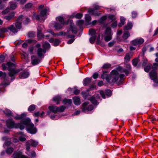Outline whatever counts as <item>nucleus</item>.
I'll return each instance as SVG.
<instances>
[{
  "instance_id": "nucleus-1",
  "label": "nucleus",
  "mask_w": 158,
  "mask_h": 158,
  "mask_svg": "<svg viewBox=\"0 0 158 158\" xmlns=\"http://www.w3.org/2000/svg\"><path fill=\"white\" fill-rule=\"evenodd\" d=\"M18 125L21 130L24 128V126H27V130L29 133L34 134L36 132V129L34 127V124L31 122V120L28 118H26L25 119L21 120Z\"/></svg>"
},
{
  "instance_id": "nucleus-2",
  "label": "nucleus",
  "mask_w": 158,
  "mask_h": 158,
  "mask_svg": "<svg viewBox=\"0 0 158 158\" xmlns=\"http://www.w3.org/2000/svg\"><path fill=\"white\" fill-rule=\"evenodd\" d=\"M15 65L14 64L11 62H9L6 64H2V67L3 70H6L8 67V70L9 71L8 74L10 77H11V79H14L15 78L14 76L15 74L18 73L21 70L20 69H12L11 67Z\"/></svg>"
},
{
  "instance_id": "nucleus-3",
  "label": "nucleus",
  "mask_w": 158,
  "mask_h": 158,
  "mask_svg": "<svg viewBox=\"0 0 158 158\" xmlns=\"http://www.w3.org/2000/svg\"><path fill=\"white\" fill-rule=\"evenodd\" d=\"M23 20V23L25 24H27L30 22V19L28 18H23V16L21 15L18 18L15 23V26L18 29H20L21 27V22Z\"/></svg>"
},
{
  "instance_id": "nucleus-4",
  "label": "nucleus",
  "mask_w": 158,
  "mask_h": 158,
  "mask_svg": "<svg viewBox=\"0 0 158 158\" xmlns=\"http://www.w3.org/2000/svg\"><path fill=\"white\" fill-rule=\"evenodd\" d=\"M110 80H111L112 82L115 83L119 78V74L118 72L115 70H113L110 74Z\"/></svg>"
},
{
  "instance_id": "nucleus-5",
  "label": "nucleus",
  "mask_w": 158,
  "mask_h": 158,
  "mask_svg": "<svg viewBox=\"0 0 158 158\" xmlns=\"http://www.w3.org/2000/svg\"><path fill=\"white\" fill-rule=\"evenodd\" d=\"M38 143L37 141L32 139H30L27 141L26 143V150L27 151H29L30 148V146L35 147L38 145Z\"/></svg>"
},
{
  "instance_id": "nucleus-6",
  "label": "nucleus",
  "mask_w": 158,
  "mask_h": 158,
  "mask_svg": "<svg viewBox=\"0 0 158 158\" xmlns=\"http://www.w3.org/2000/svg\"><path fill=\"white\" fill-rule=\"evenodd\" d=\"M112 33L111 32V28L109 27L106 28L105 33V40L106 42L112 39Z\"/></svg>"
},
{
  "instance_id": "nucleus-7",
  "label": "nucleus",
  "mask_w": 158,
  "mask_h": 158,
  "mask_svg": "<svg viewBox=\"0 0 158 158\" xmlns=\"http://www.w3.org/2000/svg\"><path fill=\"white\" fill-rule=\"evenodd\" d=\"M150 78L154 82L158 83V79L157 78V74L156 70L152 69V71L149 73Z\"/></svg>"
},
{
  "instance_id": "nucleus-8",
  "label": "nucleus",
  "mask_w": 158,
  "mask_h": 158,
  "mask_svg": "<svg viewBox=\"0 0 158 158\" xmlns=\"http://www.w3.org/2000/svg\"><path fill=\"white\" fill-rule=\"evenodd\" d=\"M20 123L15 124V122L12 119H9L6 122L7 127L9 128H12L14 127L19 128L18 125Z\"/></svg>"
},
{
  "instance_id": "nucleus-9",
  "label": "nucleus",
  "mask_w": 158,
  "mask_h": 158,
  "mask_svg": "<svg viewBox=\"0 0 158 158\" xmlns=\"http://www.w3.org/2000/svg\"><path fill=\"white\" fill-rule=\"evenodd\" d=\"M124 67L125 68L122 69V72L125 73L127 76H128L131 69V65L129 63H125Z\"/></svg>"
},
{
  "instance_id": "nucleus-10",
  "label": "nucleus",
  "mask_w": 158,
  "mask_h": 158,
  "mask_svg": "<svg viewBox=\"0 0 158 158\" xmlns=\"http://www.w3.org/2000/svg\"><path fill=\"white\" fill-rule=\"evenodd\" d=\"M89 103L88 102H86L82 104L83 108L82 111L83 112L85 110L91 111L93 109V106L92 105H90L87 106Z\"/></svg>"
},
{
  "instance_id": "nucleus-11",
  "label": "nucleus",
  "mask_w": 158,
  "mask_h": 158,
  "mask_svg": "<svg viewBox=\"0 0 158 158\" xmlns=\"http://www.w3.org/2000/svg\"><path fill=\"white\" fill-rule=\"evenodd\" d=\"M13 158H29L27 156L23 155L20 152H15L13 155Z\"/></svg>"
},
{
  "instance_id": "nucleus-12",
  "label": "nucleus",
  "mask_w": 158,
  "mask_h": 158,
  "mask_svg": "<svg viewBox=\"0 0 158 158\" xmlns=\"http://www.w3.org/2000/svg\"><path fill=\"white\" fill-rule=\"evenodd\" d=\"M31 63L33 65H36L38 64L41 61V59H39L37 57L35 56H31Z\"/></svg>"
},
{
  "instance_id": "nucleus-13",
  "label": "nucleus",
  "mask_w": 158,
  "mask_h": 158,
  "mask_svg": "<svg viewBox=\"0 0 158 158\" xmlns=\"http://www.w3.org/2000/svg\"><path fill=\"white\" fill-rule=\"evenodd\" d=\"M100 94L102 96V98H105V94L107 96H110L111 95L112 92L110 89L106 90L105 93L102 90H100L99 91Z\"/></svg>"
},
{
  "instance_id": "nucleus-14",
  "label": "nucleus",
  "mask_w": 158,
  "mask_h": 158,
  "mask_svg": "<svg viewBox=\"0 0 158 158\" xmlns=\"http://www.w3.org/2000/svg\"><path fill=\"white\" fill-rule=\"evenodd\" d=\"M144 42V40L143 39H137L133 40L132 41V44L134 46H136L138 44H142Z\"/></svg>"
},
{
  "instance_id": "nucleus-15",
  "label": "nucleus",
  "mask_w": 158,
  "mask_h": 158,
  "mask_svg": "<svg viewBox=\"0 0 158 158\" xmlns=\"http://www.w3.org/2000/svg\"><path fill=\"white\" fill-rule=\"evenodd\" d=\"M70 31V30L68 31L67 33L64 31H61L57 33L56 35H58L62 36H65L67 35L68 37L69 38H74L75 37V36L74 35L69 34V33Z\"/></svg>"
},
{
  "instance_id": "nucleus-16",
  "label": "nucleus",
  "mask_w": 158,
  "mask_h": 158,
  "mask_svg": "<svg viewBox=\"0 0 158 158\" xmlns=\"http://www.w3.org/2000/svg\"><path fill=\"white\" fill-rule=\"evenodd\" d=\"M46 50L45 49H43L41 48H39L37 50V53L38 56L41 57L45 52Z\"/></svg>"
},
{
  "instance_id": "nucleus-17",
  "label": "nucleus",
  "mask_w": 158,
  "mask_h": 158,
  "mask_svg": "<svg viewBox=\"0 0 158 158\" xmlns=\"http://www.w3.org/2000/svg\"><path fill=\"white\" fill-rule=\"evenodd\" d=\"M132 56L133 53L131 52L126 53L124 58V62L126 63L129 62Z\"/></svg>"
},
{
  "instance_id": "nucleus-18",
  "label": "nucleus",
  "mask_w": 158,
  "mask_h": 158,
  "mask_svg": "<svg viewBox=\"0 0 158 158\" xmlns=\"http://www.w3.org/2000/svg\"><path fill=\"white\" fill-rule=\"evenodd\" d=\"M56 20L60 22V23L63 25L68 24L69 23V20H67L66 22L64 21V20L63 17L62 16H59L56 17Z\"/></svg>"
},
{
  "instance_id": "nucleus-19",
  "label": "nucleus",
  "mask_w": 158,
  "mask_h": 158,
  "mask_svg": "<svg viewBox=\"0 0 158 158\" xmlns=\"http://www.w3.org/2000/svg\"><path fill=\"white\" fill-rule=\"evenodd\" d=\"M107 71H103V73L101 77L103 79H106L108 82L110 81V75H109L106 74Z\"/></svg>"
},
{
  "instance_id": "nucleus-20",
  "label": "nucleus",
  "mask_w": 158,
  "mask_h": 158,
  "mask_svg": "<svg viewBox=\"0 0 158 158\" xmlns=\"http://www.w3.org/2000/svg\"><path fill=\"white\" fill-rule=\"evenodd\" d=\"M48 108L50 111L53 112L54 114H56L58 112V107L55 106H49Z\"/></svg>"
},
{
  "instance_id": "nucleus-21",
  "label": "nucleus",
  "mask_w": 158,
  "mask_h": 158,
  "mask_svg": "<svg viewBox=\"0 0 158 158\" xmlns=\"http://www.w3.org/2000/svg\"><path fill=\"white\" fill-rule=\"evenodd\" d=\"M27 115V114L23 113L20 115H17L14 118L17 120L22 119L21 120H22L25 118H24L26 117Z\"/></svg>"
},
{
  "instance_id": "nucleus-22",
  "label": "nucleus",
  "mask_w": 158,
  "mask_h": 158,
  "mask_svg": "<svg viewBox=\"0 0 158 158\" xmlns=\"http://www.w3.org/2000/svg\"><path fill=\"white\" fill-rule=\"evenodd\" d=\"M49 11L48 8H46L41 11L40 14L42 17H44L47 15V13Z\"/></svg>"
},
{
  "instance_id": "nucleus-23",
  "label": "nucleus",
  "mask_w": 158,
  "mask_h": 158,
  "mask_svg": "<svg viewBox=\"0 0 158 158\" xmlns=\"http://www.w3.org/2000/svg\"><path fill=\"white\" fill-rule=\"evenodd\" d=\"M73 99L75 105H78L81 104L80 99L78 97H74L73 98Z\"/></svg>"
},
{
  "instance_id": "nucleus-24",
  "label": "nucleus",
  "mask_w": 158,
  "mask_h": 158,
  "mask_svg": "<svg viewBox=\"0 0 158 158\" xmlns=\"http://www.w3.org/2000/svg\"><path fill=\"white\" fill-rule=\"evenodd\" d=\"M64 25L59 23H56L54 24V27L56 30H59L61 29Z\"/></svg>"
},
{
  "instance_id": "nucleus-25",
  "label": "nucleus",
  "mask_w": 158,
  "mask_h": 158,
  "mask_svg": "<svg viewBox=\"0 0 158 158\" xmlns=\"http://www.w3.org/2000/svg\"><path fill=\"white\" fill-rule=\"evenodd\" d=\"M88 13L91 15H94L95 16H98L99 14L98 13L97 10H94L93 8L89 9L88 10Z\"/></svg>"
},
{
  "instance_id": "nucleus-26",
  "label": "nucleus",
  "mask_w": 158,
  "mask_h": 158,
  "mask_svg": "<svg viewBox=\"0 0 158 158\" xmlns=\"http://www.w3.org/2000/svg\"><path fill=\"white\" fill-rule=\"evenodd\" d=\"M71 21H70V30L72 31L73 33L76 34L77 32L76 27L71 23Z\"/></svg>"
},
{
  "instance_id": "nucleus-27",
  "label": "nucleus",
  "mask_w": 158,
  "mask_h": 158,
  "mask_svg": "<svg viewBox=\"0 0 158 158\" xmlns=\"http://www.w3.org/2000/svg\"><path fill=\"white\" fill-rule=\"evenodd\" d=\"M29 75V73L28 72H23L20 76V78L24 79L27 78Z\"/></svg>"
},
{
  "instance_id": "nucleus-28",
  "label": "nucleus",
  "mask_w": 158,
  "mask_h": 158,
  "mask_svg": "<svg viewBox=\"0 0 158 158\" xmlns=\"http://www.w3.org/2000/svg\"><path fill=\"white\" fill-rule=\"evenodd\" d=\"M92 78H85L83 81V84L85 86L89 84L92 81Z\"/></svg>"
},
{
  "instance_id": "nucleus-29",
  "label": "nucleus",
  "mask_w": 158,
  "mask_h": 158,
  "mask_svg": "<svg viewBox=\"0 0 158 158\" xmlns=\"http://www.w3.org/2000/svg\"><path fill=\"white\" fill-rule=\"evenodd\" d=\"M53 101L56 102L57 104L60 103V102L61 100V98L60 96H56L53 98Z\"/></svg>"
},
{
  "instance_id": "nucleus-30",
  "label": "nucleus",
  "mask_w": 158,
  "mask_h": 158,
  "mask_svg": "<svg viewBox=\"0 0 158 158\" xmlns=\"http://www.w3.org/2000/svg\"><path fill=\"white\" fill-rule=\"evenodd\" d=\"M8 28L11 31L14 33H17L18 31V30L14 27L13 25L10 26Z\"/></svg>"
},
{
  "instance_id": "nucleus-31",
  "label": "nucleus",
  "mask_w": 158,
  "mask_h": 158,
  "mask_svg": "<svg viewBox=\"0 0 158 158\" xmlns=\"http://www.w3.org/2000/svg\"><path fill=\"white\" fill-rule=\"evenodd\" d=\"M44 114V111H42L41 113H40V112L38 111L37 112L35 113L33 115L35 116L36 117H39L40 116L41 118L43 117V115Z\"/></svg>"
},
{
  "instance_id": "nucleus-32",
  "label": "nucleus",
  "mask_w": 158,
  "mask_h": 158,
  "mask_svg": "<svg viewBox=\"0 0 158 158\" xmlns=\"http://www.w3.org/2000/svg\"><path fill=\"white\" fill-rule=\"evenodd\" d=\"M9 4L10 6V9L11 10L15 9L17 7V4L15 3L10 2Z\"/></svg>"
},
{
  "instance_id": "nucleus-33",
  "label": "nucleus",
  "mask_w": 158,
  "mask_h": 158,
  "mask_svg": "<svg viewBox=\"0 0 158 158\" xmlns=\"http://www.w3.org/2000/svg\"><path fill=\"white\" fill-rule=\"evenodd\" d=\"M43 26L41 25H39L37 28V35L38 36H41L42 34L41 32L42 31V28Z\"/></svg>"
},
{
  "instance_id": "nucleus-34",
  "label": "nucleus",
  "mask_w": 158,
  "mask_h": 158,
  "mask_svg": "<svg viewBox=\"0 0 158 158\" xmlns=\"http://www.w3.org/2000/svg\"><path fill=\"white\" fill-rule=\"evenodd\" d=\"M89 100L94 105H97L98 104V103L97 102L96 99L95 97L94 96L92 97Z\"/></svg>"
},
{
  "instance_id": "nucleus-35",
  "label": "nucleus",
  "mask_w": 158,
  "mask_h": 158,
  "mask_svg": "<svg viewBox=\"0 0 158 158\" xmlns=\"http://www.w3.org/2000/svg\"><path fill=\"white\" fill-rule=\"evenodd\" d=\"M130 36L129 32L127 31H125L123 35V38L126 40Z\"/></svg>"
},
{
  "instance_id": "nucleus-36",
  "label": "nucleus",
  "mask_w": 158,
  "mask_h": 158,
  "mask_svg": "<svg viewBox=\"0 0 158 158\" xmlns=\"http://www.w3.org/2000/svg\"><path fill=\"white\" fill-rule=\"evenodd\" d=\"M4 113L7 116H10L12 115V112L10 110L6 109L3 111Z\"/></svg>"
},
{
  "instance_id": "nucleus-37",
  "label": "nucleus",
  "mask_w": 158,
  "mask_h": 158,
  "mask_svg": "<svg viewBox=\"0 0 158 158\" xmlns=\"http://www.w3.org/2000/svg\"><path fill=\"white\" fill-rule=\"evenodd\" d=\"M133 24L131 23H128L127 25L124 27L125 30H128L131 29L132 27Z\"/></svg>"
},
{
  "instance_id": "nucleus-38",
  "label": "nucleus",
  "mask_w": 158,
  "mask_h": 158,
  "mask_svg": "<svg viewBox=\"0 0 158 158\" xmlns=\"http://www.w3.org/2000/svg\"><path fill=\"white\" fill-rule=\"evenodd\" d=\"M152 64H149L144 67V70L146 72L148 73L151 68L152 69Z\"/></svg>"
},
{
  "instance_id": "nucleus-39",
  "label": "nucleus",
  "mask_w": 158,
  "mask_h": 158,
  "mask_svg": "<svg viewBox=\"0 0 158 158\" xmlns=\"http://www.w3.org/2000/svg\"><path fill=\"white\" fill-rule=\"evenodd\" d=\"M43 49H45L46 50V49L50 48V44L48 42H45L43 44Z\"/></svg>"
},
{
  "instance_id": "nucleus-40",
  "label": "nucleus",
  "mask_w": 158,
  "mask_h": 158,
  "mask_svg": "<svg viewBox=\"0 0 158 158\" xmlns=\"http://www.w3.org/2000/svg\"><path fill=\"white\" fill-rule=\"evenodd\" d=\"M14 14L11 13L9 14L8 16L5 17V18L7 20H10L14 16Z\"/></svg>"
},
{
  "instance_id": "nucleus-41",
  "label": "nucleus",
  "mask_w": 158,
  "mask_h": 158,
  "mask_svg": "<svg viewBox=\"0 0 158 158\" xmlns=\"http://www.w3.org/2000/svg\"><path fill=\"white\" fill-rule=\"evenodd\" d=\"M139 62V59L138 58H135L132 60V64L134 66H137Z\"/></svg>"
},
{
  "instance_id": "nucleus-42",
  "label": "nucleus",
  "mask_w": 158,
  "mask_h": 158,
  "mask_svg": "<svg viewBox=\"0 0 158 158\" xmlns=\"http://www.w3.org/2000/svg\"><path fill=\"white\" fill-rule=\"evenodd\" d=\"M35 108V106L34 105H32L30 106L28 108V110L29 111L31 112L33 111Z\"/></svg>"
},
{
  "instance_id": "nucleus-43",
  "label": "nucleus",
  "mask_w": 158,
  "mask_h": 158,
  "mask_svg": "<svg viewBox=\"0 0 158 158\" xmlns=\"http://www.w3.org/2000/svg\"><path fill=\"white\" fill-rule=\"evenodd\" d=\"M41 17H42L41 15H36L34 14L32 16L33 19H35L37 20H40V19Z\"/></svg>"
},
{
  "instance_id": "nucleus-44",
  "label": "nucleus",
  "mask_w": 158,
  "mask_h": 158,
  "mask_svg": "<svg viewBox=\"0 0 158 158\" xmlns=\"http://www.w3.org/2000/svg\"><path fill=\"white\" fill-rule=\"evenodd\" d=\"M8 31L7 28H2L0 29V37H2V33L6 32Z\"/></svg>"
},
{
  "instance_id": "nucleus-45",
  "label": "nucleus",
  "mask_w": 158,
  "mask_h": 158,
  "mask_svg": "<svg viewBox=\"0 0 158 158\" xmlns=\"http://www.w3.org/2000/svg\"><path fill=\"white\" fill-rule=\"evenodd\" d=\"M14 151L12 148H8L6 150V153L8 154H11Z\"/></svg>"
},
{
  "instance_id": "nucleus-46",
  "label": "nucleus",
  "mask_w": 158,
  "mask_h": 158,
  "mask_svg": "<svg viewBox=\"0 0 158 158\" xmlns=\"http://www.w3.org/2000/svg\"><path fill=\"white\" fill-rule=\"evenodd\" d=\"M35 35V33L33 31H30L28 34V37L30 38L34 37Z\"/></svg>"
},
{
  "instance_id": "nucleus-47",
  "label": "nucleus",
  "mask_w": 158,
  "mask_h": 158,
  "mask_svg": "<svg viewBox=\"0 0 158 158\" xmlns=\"http://www.w3.org/2000/svg\"><path fill=\"white\" fill-rule=\"evenodd\" d=\"M111 65L109 63L105 64L103 66L102 68L103 69H108L111 67Z\"/></svg>"
},
{
  "instance_id": "nucleus-48",
  "label": "nucleus",
  "mask_w": 158,
  "mask_h": 158,
  "mask_svg": "<svg viewBox=\"0 0 158 158\" xmlns=\"http://www.w3.org/2000/svg\"><path fill=\"white\" fill-rule=\"evenodd\" d=\"M63 103L64 104L68 103L69 104L72 103V100L71 99H65L63 100Z\"/></svg>"
},
{
  "instance_id": "nucleus-49",
  "label": "nucleus",
  "mask_w": 158,
  "mask_h": 158,
  "mask_svg": "<svg viewBox=\"0 0 158 158\" xmlns=\"http://www.w3.org/2000/svg\"><path fill=\"white\" fill-rule=\"evenodd\" d=\"M85 18L86 20L88 22H89L91 20V18L90 16L87 14L85 15Z\"/></svg>"
},
{
  "instance_id": "nucleus-50",
  "label": "nucleus",
  "mask_w": 158,
  "mask_h": 158,
  "mask_svg": "<svg viewBox=\"0 0 158 158\" xmlns=\"http://www.w3.org/2000/svg\"><path fill=\"white\" fill-rule=\"evenodd\" d=\"M89 34L91 35L95 36V35L96 34V31L95 30L92 29H90L89 30Z\"/></svg>"
},
{
  "instance_id": "nucleus-51",
  "label": "nucleus",
  "mask_w": 158,
  "mask_h": 158,
  "mask_svg": "<svg viewBox=\"0 0 158 158\" xmlns=\"http://www.w3.org/2000/svg\"><path fill=\"white\" fill-rule=\"evenodd\" d=\"M96 37V36H94L93 37L90 38L89 39V41L90 43L93 44L94 43Z\"/></svg>"
},
{
  "instance_id": "nucleus-52",
  "label": "nucleus",
  "mask_w": 158,
  "mask_h": 158,
  "mask_svg": "<svg viewBox=\"0 0 158 158\" xmlns=\"http://www.w3.org/2000/svg\"><path fill=\"white\" fill-rule=\"evenodd\" d=\"M65 108V107L63 106H61L60 107H58V112H63L64 111Z\"/></svg>"
},
{
  "instance_id": "nucleus-53",
  "label": "nucleus",
  "mask_w": 158,
  "mask_h": 158,
  "mask_svg": "<svg viewBox=\"0 0 158 158\" xmlns=\"http://www.w3.org/2000/svg\"><path fill=\"white\" fill-rule=\"evenodd\" d=\"M26 42L29 44H35L36 42V41L35 40L29 39L26 40Z\"/></svg>"
},
{
  "instance_id": "nucleus-54",
  "label": "nucleus",
  "mask_w": 158,
  "mask_h": 158,
  "mask_svg": "<svg viewBox=\"0 0 158 158\" xmlns=\"http://www.w3.org/2000/svg\"><path fill=\"white\" fill-rule=\"evenodd\" d=\"M5 58V56L4 55H1L0 56V64L4 62Z\"/></svg>"
},
{
  "instance_id": "nucleus-55",
  "label": "nucleus",
  "mask_w": 158,
  "mask_h": 158,
  "mask_svg": "<svg viewBox=\"0 0 158 158\" xmlns=\"http://www.w3.org/2000/svg\"><path fill=\"white\" fill-rule=\"evenodd\" d=\"M60 43V40L58 39H55L54 42V45L55 46H57Z\"/></svg>"
},
{
  "instance_id": "nucleus-56",
  "label": "nucleus",
  "mask_w": 158,
  "mask_h": 158,
  "mask_svg": "<svg viewBox=\"0 0 158 158\" xmlns=\"http://www.w3.org/2000/svg\"><path fill=\"white\" fill-rule=\"evenodd\" d=\"M82 14L78 13L75 15V17L77 19H80L82 17Z\"/></svg>"
},
{
  "instance_id": "nucleus-57",
  "label": "nucleus",
  "mask_w": 158,
  "mask_h": 158,
  "mask_svg": "<svg viewBox=\"0 0 158 158\" xmlns=\"http://www.w3.org/2000/svg\"><path fill=\"white\" fill-rule=\"evenodd\" d=\"M32 6V4L31 3H29L25 5V8H29L31 7Z\"/></svg>"
},
{
  "instance_id": "nucleus-58",
  "label": "nucleus",
  "mask_w": 158,
  "mask_h": 158,
  "mask_svg": "<svg viewBox=\"0 0 158 158\" xmlns=\"http://www.w3.org/2000/svg\"><path fill=\"white\" fill-rule=\"evenodd\" d=\"M126 19L123 17H121L120 18V21L122 25L125 24V21Z\"/></svg>"
},
{
  "instance_id": "nucleus-59",
  "label": "nucleus",
  "mask_w": 158,
  "mask_h": 158,
  "mask_svg": "<svg viewBox=\"0 0 158 158\" xmlns=\"http://www.w3.org/2000/svg\"><path fill=\"white\" fill-rule=\"evenodd\" d=\"M137 15V13L136 12L133 11L132 12V16L133 18H135Z\"/></svg>"
},
{
  "instance_id": "nucleus-60",
  "label": "nucleus",
  "mask_w": 158,
  "mask_h": 158,
  "mask_svg": "<svg viewBox=\"0 0 158 158\" xmlns=\"http://www.w3.org/2000/svg\"><path fill=\"white\" fill-rule=\"evenodd\" d=\"M6 74L5 73H3L2 71H0V77H2L3 78H5Z\"/></svg>"
},
{
  "instance_id": "nucleus-61",
  "label": "nucleus",
  "mask_w": 158,
  "mask_h": 158,
  "mask_svg": "<svg viewBox=\"0 0 158 158\" xmlns=\"http://www.w3.org/2000/svg\"><path fill=\"white\" fill-rule=\"evenodd\" d=\"M150 121H151L152 123H154L155 121L157 120L156 118L153 117H150Z\"/></svg>"
},
{
  "instance_id": "nucleus-62",
  "label": "nucleus",
  "mask_w": 158,
  "mask_h": 158,
  "mask_svg": "<svg viewBox=\"0 0 158 158\" xmlns=\"http://www.w3.org/2000/svg\"><path fill=\"white\" fill-rule=\"evenodd\" d=\"M73 92L75 95H77L80 93V91L78 89H76L74 90Z\"/></svg>"
},
{
  "instance_id": "nucleus-63",
  "label": "nucleus",
  "mask_w": 158,
  "mask_h": 158,
  "mask_svg": "<svg viewBox=\"0 0 158 158\" xmlns=\"http://www.w3.org/2000/svg\"><path fill=\"white\" fill-rule=\"evenodd\" d=\"M158 67V64L154 63L153 64V66L152 67V69L156 70V68Z\"/></svg>"
},
{
  "instance_id": "nucleus-64",
  "label": "nucleus",
  "mask_w": 158,
  "mask_h": 158,
  "mask_svg": "<svg viewBox=\"0 0 158 158\" xmlns=\"http://www.w3.org/2000/svg\"><path fill=\"white\" fill-rule=\"evenodd\" d=\"M98 74L97 73H95L93 75V77L94 79H96L98 78Z\"/></svg>"
}]
</instances>
